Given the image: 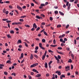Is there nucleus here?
<instances>
[{"label":"nucleus","mask_w":79,"mask_h":79,"mask_svg":"<svg viewBox=\"0 0 79 79\" xmlns=\"http://www.w3.org/2000/svg\"><path fill=\"white\" fill-rule=\"evenodd\" d=\"M41 6H45V4H41L40 5Z\"/></svg>","instance_id":"37998d69"},{"label":"nucleus","mask_w":79,"mask_h":79,"mask_svg":"<svg viewBox=\"0 0 79 79\" xmlns=\"http://www.w3.org/2000/svg\"><path fill=\"white\" fill-rule=\"evenodd\" d=\"M12 25H18V23L16 22L13 23H12Z\"/></svg>","instance_id":"2eb2a0df"},{"label":"nucleus","mask_w":79,"mask_h":79,"mask_svg":"<svg viewBox=\"0 0 79 79\" xmlns=\"http://www.w3.org/2000/svg\"><path fill=\"white\" fill-rule=\"evenodd\" d=\"M69 63H71L72 62V60H71V59H70L68 61Z\"/></svg>","instance_id":"a19ab883"},{"label":"nucleus","mask_w":79,"mask_h":79,"mask_svg":"<svg viewBox=\"0 0 79 79\" xmlns=\"http://www.w3.org/2000/svg\"><path fill=\"white\" fill-rule=\"evenodd\" d=\"M58 58L59 59H61V56H60L58 55Z\"/></svg>","instance_id":"13d9d810"},{"label":"nucleus","mask_w":79,"mask_h":79,"mask_svg":"<svg viewBox=\"0 0 79 79\" xmlns=\"http://www.w3.org/2000/svg\"><path fill=\"white\" fill-rule=\"evenodd\" d=\"M25 17H26V15H24V16H21L20 18H24Z\"/></svg>","instance_id":"bb28decb"},{"label":"nucleus","mask_w":79,"mask_h":79,"mask_svg":"<svg viewBox=\"0 0 79 79\" xmlns=\"http://www.w3.org/2000/svg\"><path fill=\"white\" fill-rule=\"evenodd\" d=\"M16 73H12L11 74L12 76H13V75L14 76H16Z\"/></svg>","instance_id":"473e14b6"},{"label":"nucleus","mask_w":79,"mask_h":79,"mask_svg":"<svg viewBox=\"0 0 79 79\" xmlns=\"http://www.w3.org/2000/svg\"><path fill=\"white\" fill-rule=\"evenodd\" d=\"M69 25H68L66 27V29H68V27H69Z\"/></svg>","instance_id":"09e8293b"},{"label":"nucleus","mask_w":79,"mask_h":79,"mask_svg":"<svg viewBox=\"0 0 79 79\" xmlns=\"http://www.w3.org/2000/svg\"><path fill=\"white\" fill-rule=\"evenodd\" d=\"M4 73L5 75H7V74H8L7 72H4Z\"/></svg>","instance_id":"49530a36"},{"label":"nucleus","mask_w":79,"mask_h":79,"mask_svg":"<svg viewBox=\"0 0 79 79\" xmlns=\"http://www.w3.org/2000/svg\"><path fill=\"white\" fill-rule=\"evenodd\" d=\"M25 26L27 27H30V26L28 25H25Z\"/></svg>","instance_id":"2f4dec72"},{"label":"nucleus","mask_w":79,"mask_h":79,"mask_svg":"<svg viewBox=\"0 0 79 79\" xmlns=\"http://www.w3.org/2000/svg\"><path fill=\"white\" fill-rule=\"evenodd\" d=\"M66 50L68 51H69V50H70V49L69 48H66Z\"/></svg>","instance_id":"de8ad7c7"},{"label":"nucleus","mask_w":79,"mask_h":79,"mask_svg":"<svg viewBox=\"0 0 79 79\" xmlns=\"http://www.w3.org/2000/svg\"><path fill=\"white\" fill-rule=\"evenodd\" d=\"M17 8L19 10H20L21 11L22 10V8L19 6H17Z\"/></svg>","instance_id":"20e7f679"},{"label":"nucleus","mask_w":79,"mask_h":79,"mask_svg":"<svg viewBox=\"0 0 79 79\" xmlns=\"http://www.w3.org/2000/svg\"><path fill=\"white\" fill-rule=\"evenodd\" d=\"M40 16H42V17H45V15H44L43 14H41L40 15Z\"/></svg>","instance_id":"ea45409f"},{"label":"nucleus","mask_w":79,"mask_h":79,"mask_svg":"<svg viewBox=\"0 0 79 79\" xmlns=\"http://www.w3.org/2000/svg\"><path fill=\"white\" fill-rule=\"evenodd\" d=\"M50 53L52 55H53V54H54L53 51H52L51 50H50Z\"/></svg>","instance_id":"39448f33"},{"label":"nucleus","mask_w":79,"mask_h":79,"mask_svg":"<svg viewBox=\"0 0 79 79\" xmlns=\"http://www.w3.org/2000/svg\"><path fill=\"white\" fill-rule=\"evenodd\" d=\"M38 49H39V47H36L35 50H38Z\"/></svg>","instance_id":"864d4df0"},{"label":"nucleus","mask_w":79,"mask_h":79,"mask_svg":"<svg viewBox=\"0 0 79 79\" xmlns=\"http://www.w3.org/2000/svg\"><path fill=\"white\" fill-rule=\"evenodd\" d=\"M19 43L21 44V41L20 40H18V41L17 42V44H18Z\"/></svg>","instance_id":"6ab92c4d"},{"label":"nucleus","mask_w":79,"mask_h":79,"mask_svg":"<svg viewBox=\"0 0 79 79\" xmlns=\"http://www.w3.org/2000/svg\"><path fill=\"white\" fill-rule=\"evenodd\" d=\"M8 13H9V12H8V11H6V15H8Z\"/></svg>","instance_id":"052dcab7"},{"label":"nucleus","mask_w":79,"mask_h":79,"mask_svg":"<svg viewBox=\"0 0 79 79\" xmlns=\"http://www.w3.org/2000/svg\"><path fill=\"white\" fill-rule=\"evenodd\" d=\"M20 21H21V22H23L24 21V20L23 19H19Z\"/></svg>","instance_id":"4c0bfd02"},{"label":"nucleus","mask_w":79,"mask_h":79,"mask_svg":"<svg viewBox=\"0 0 79 79\" xmlns=\"http://www.w3.org/2000/svg\"><path fill=\"white\" fill-rule=\"evenodd\" d=\"M61 26L60 25H59L57 26V27H60Z\"/></svg>","instance_id":"603ef678"},{"label":"nucleus","mask_w":79,"mask_h":79,"mask_svg":"<svg viewBox=\"0 0 79 79\" xmlns=\"http://www.w3.org/2000/svg\"><path fill=\"white\" fill-rule=\"evenodd\" d=\"M45 56H44V55H43V56L42 57V59L43 60H45Z\"/></svg>","instance_id":"412c9836"},{"label":"nucleus","mask_w":79,"mask_h":79,"mask_svg":"<svg viewBox=\"0 0 79 79\" xmlns=\"http://www.w3.org/2000/svg\"><path fill=\"white\" fill-rule=\"evenodd\" d=\"M65 36V34H64L62 35H61L59 37V38H60V40H63V39L62 38L63 37H64Z\"/></svg>","instance_id":"f03ea898"},{"label":"nucleus","mask_w":79,"mask_h":79,"mask_svg":"<svg viewBox=\"0 0 79 79\" xmlns=\"http://www.w3.org/2000/svg\"><path fill=\"white\" fill-rule=\"evenodd\" d=\"M36 26V24H35V23H34L33 24V27H35Z\"/></svg>","instance_id":"e433bc0d"},{"label":"nucleus","mask_w":79,"mask_h":79,"mask_svg":"<svg viewBox=\"0 0 79 79\" xmlns=\"http://www.w3.org/2000/svg\"><path fill=\"white\" fill-rule=\"evenodd\" d=\"M22 8H23V9H26V6H23L22 7Z\"/></svg>","instance_id":"c756f323"},{"label":"nucleus","mask_w":79,"mask_h":79,"mask_svg":"<svg viewBox=\"0 0 79 79\" xmlns=\"http://www.w3.org/2000/svg\"><path fill=\"white\" fill-rule=\"evenodd\" d=\"M38 64H39L38 63H36L31 65L30 66V68H33V67H35V66H37V65H38Z\"/></svg>","instance_id":"f257e3e1"},{"label":"nucleus","mask_w":79,"mask_h":79,"mask_svg":"<svg viewBox=\"0 0 79 79\" xmlns=\"http://www.w3.org/2000/svg\"><path fill=\"white\" fill-rule=\"evenodd\" d=\"M36 18H37V19H40V17L38 15L36 16Z\"/></svg>","instance_id":"5701e85b"},{"label":"nucleus","mask_w":79,"mask_h":79,"mask_svg":"<svg viewBox=\"0 0 79 79\" xmlns=\"http://www.w3.org/2000/svg\"><path fill=\"white\" fill-rule=\"evenodd\" d=\"M8 19H2V21H7L8 20Z\"/></svg>","instance_id":"a878e982"},{"label":"nucleus","mask_w":79,"mask_h":79,"mask_svg":"<svg viewBox=\"0 0 79 79\" xmlns=\"http://www.w3.org/2000/svg\"><path fill=\"white\" fill-rule=\"evenodd\" d=\"M44 34H45V35H47V33H46V32H45V31H44Z\"/></svg>","instance_id":"c03bdc74"},{"label":"nucleus","mask_w":79,"mask_h":79,"mask_svg":"<svg viewBox=\"0 0 79 79\" xmlns=\"http://www.w3.org/2000/svg\"><path fill=\"white\" fill-rule=\"evenodd\" d=\"M45 68H48V66L47 65V63L46 62L45 64Z\"/></svg>","instance_id":"9b49d317"},{"label":"nucleus","mask_w":79,"mask_h":79,"mask_svg":"<svg viewBox=\"0 0 79 79\" xmlns=\"http://www.w3.org/2000/svg\"><path fill=\"white\" fill-rule=\"evenodd\" d=\"M16 13H17V15H18V14H19V13H18V11H17V10H15Z\"/></svg>","instance_id":"680f3d73"},{"label":"nucleus","mask_w":79,"mask_h":79,"mask_svg":"<svg viewBox=\"0 0 79 79\" xmlns=\"http://www.w3.org/2000/svg\"><path fill=\"white\" fill-rule=\"evenodd\" d=\"M24 43L25 44V46H26V47H28V45H27V43H26L25 42H24Z\"/></svg>","instance_id":"a211bd4d"},{"label":"nucleus","mask_w":79,"mask_h":79,"mask_svg":"<svg viewBox=\"0 0 79 79\" xmlns=\"http://www.w3.org/2000/svg\"><path fill=\"white\" fill-rule=\"evenodd\" d=\"M52 79H55V74H53L52 76Z\"/></svg>","instance_id":"79ce46f5"},{"label":"nucleus","mask_w":79,"mask_h":79,"mask_svg":"<svg viewBox=\"0 0 79 79\" xmlns=\"http://www.w3.org/2000/svg\"><path fill=\"white\" fill-rule=\"evenodd\" d=\"M10 15H11V16H13V13H12V12H10Z\"/></svg>","instance_id":"4d7b16f0"},{"label":"nucleus","mask_w":79,"mask_h":79,"mask_svg":"<svg viewBox=\"0 0 79 79\" xmlns=\"http://www.w3.org/2000/svg\"><path fill=\"white\" fill-rule=\"evenodd\" d=\"M8 78H9V79H12V77H9Z\"/></svg>","instance_id":"774afa93"},{"label":"nucleus","mask_w":79,"mask_h":79,"mask_svg":"<svg viewBox=\"0 0 79 79\" xmlns=\"http://www.w3.org/2000/svg\"><path fill=\"white\" fill-rule=\"evenodd\" d=\"M39 45L40 46V48H41L43 50H45V48H44V47H42V44H39Z\"/></svg>","instance_id":"7ed1b4c3"},{"label":"nucleus","mask_w":79,"mask_h":79,"mask_svg":"<svg viewBox=\"0 0 79 79\" xmlns=\"http://www.w3.org/2000/svg\"><path fill=\"white\" fill-rule=\"evenodd\" d=\"M23 56H24V54L22 53L21 54V57H19V59H21V58H23Z\"/></svg>","instance_id":"423d86ee"},{"label":"nucleus","mask_w":79,"mask_h":79,"mask_svg":"<svg viewBox=\"0 0 79 79\" xmlns=\"http://www.w3.org/2000/svg\"><path fill=\"white\" fill-rule=\"evenodd\" d=\"M59 13L61 15H64V13L60 11H59Z\"/></svg>","instance_id":"aec40b11"},{"label":"nucleus","mask_w":79,"mask_h":79,"mask_svg":"<svg viewBox=\"0 0 79 79\" xmlns=\"http://www.w3.org/2000/svg\"><path fill=\"white\" fill-rule=\"evenodd\" d=\"M46 76L47 77H48V76H50V74H49L48 73H47L46 74Z\"/></svg>","instance_id":"bf43d9fd"},{"label":"nucleus","mask_w":79,"mask_h":79,"mask_svg":"<svg viewBox=\"0 0 79 79\" xmlns=\"http://www.w3.org/2000/svg\"><path fill=\"white\" fill-rule=\"evenodd\" d=\"M74 1V0H70L69 2H73Z\"/></svg>","instance_id":"69168bd1"},{"label":"nucleus","mask_w":79,"mask_h":79,"mask_svg":"<svg viewBox=\"0 0 79 79\" xmlns=\"http://www.w3.org/2000/svg\"><path fill=\"white\" fill-rule=\"evenodd\" d=\"M50 46L51 47H56L57 46V45H51Z\"/></svg>","instance_id":"4468645a"},{"label":"nucleus","mask_w":79,"mask_h":79,"mask_svg":"<svg viewBox=\"0 0 79 79\" xmlns=\"http://www.w3.org/2000/svg\"><path fill=\"white\" fill-rule=\"evenodd\" d=\"M66 6H68V5H69V2H66Z\"/></svg>","instance_id":"7c9ffc66"},{"label":"nucleus","mask_w":79,"mask_h":79,"mask_svg":"<svg viewBox=\"0 0 79 79\" xmlns=\"http://www.w3.org/2000/svg\"><path fill=\"white\" fill-rule=\"evenodd\" d=\"M7 36L8 38H11V36L9 35H7Z\"/></svg>","instance_id":"393cba45"},{"label":"nucleus","mask_w":79,"mask_h":79,"mask_svg":"<svg viewBox=\"0 0 79 79\" xmlns=\"http://www.w3.org/2000/svg\"><path fill=\"white\" fill-rule=\"evenodd\" d=\"M14 31L13 30H11L10 31V33H11V34H14Z\"/></svg>","instance_id":"b1692460"},{"label":"nucleus","mask_w":79,"mask_h":79,"mask_svg":"<svg viewBox=\"0 0 79 79\" xmlns=\"http://www.w3.org/2000/svg\"><path fill=\"white\" fill-rule=\"evenodd\" d=\"M60 42H62L63 43H65V41H67V40H60Z\"/></svg>","instance_id":"f8f14e48"},{"label":"nucleus","mask_w":79,"mask_h":79,"mask_svg":"<svg viewBox=\"0 0 79 79\" xmlns=\"http://www.w3.org/2000/svg\"><path fill=\"white\" fill-rule=\"evenodd\" d=\"M11 21L10 20H7L6 21V22L7 23H11Z\"/></svg>","instance_id":"72a5a7b5"},{"label":"nucleus","mask_w":79,"mask_h":79,"mask_svg":"<svg viewBox=\"0 0 79 79\" xmlns=\"http://www.w3.org/2000/svg\"><path fill=\"white\" fill-rule=\"evenodd\" d=\"M78 2V0H75V1L74 2V3H77Z\"/></svg>","instance_id":"f704fd0d"},{"label":"nucleus","mask_w":79,"mask_h":79,"mask_svg":"<svg viewBox=\"0 0 79 79\" xmlns=\"http://www.w3.org/2000/svg\"><path fill=\"white\" fill-rule=\"evenodd\" d=\"M41 76V75L40 74H37L36 76L35 77H40V76Z\"/></svg>","instance_id":"1a4fd4ad"},{"label":"nucleus","mask_w":79,"mask_h":79,"mask_svg":"<svg viewBox=\"0 0 79 79\" xmlns=\"http://www.w3.org/2000/svg\"><path fill=\"white\" fill-rule=\"evenodd\" d=\"M58 53H59V54H61L62 55H63V52H58Z\"/></svg>","instance_id":"5fc2aeb1"},{"label":"nucleus","mask_w":79,"mask_h":79,"mask_svg":"<svg viewBox=\"0 0 79 79\" xmlns=\"http://www.w3.org/2000/svg\"><path fill=\"white\" fill-rule=\"evenodd\" d=\"M28 77L29 79H31V78H32V77L30 75H28Z\"/></svg>","instance_id":"6e6d98bb"},{"label":"nucleus","mask_w":79,"mask_h":79,"mask_svg":"<svg viewBox=\"0 0 79 79\" xmlns=\"http://www.w3.org/2000/svg\"><path fill=\"white\" fill-rule=\"evenodd\" d=\"M70 6H71V4L70 3L69 4L68 7V10H69L70 9Z\"/></svg>","instance_id":"dca6fc26"},{"label":"nucleus","mask_w":79,"mask_h":79,"mask_svg":"<svg viewBox=\"0 0 79 79\" xmlns=\"http://www.w3.org/2000/svg\"><path fill=\"white\" fill-rule=\"evenodd\" d=\"M76 74H77V75H79V72H76L75 73Z\"/></svg>","instance_id":"e2e57ef3"},{"label":"nucleus","mask_w":79,"mask_h":79,"mask_svg":"<svg viewBox=\"0 0 79 79\" xmlns=\"http://www.w3.org/2000/svg\"><path fill=\"white\" fill-rule=\"evenodd\" d=\"M50 21H52L53 20V18L52 17H50Z\"/></svg>","instance_id":"c9c22d12"},{"label":"nucleus","mask_w":79,"mask_h":79,"mask_svg":"<svg viewBox=\"0 0 79 79\" xmlns=\"http://www.w3.org/2000/svg\"><path fill=\"white\" fill-rule=\"evenodd\" d=\"M31 31H34L35 30V29L34 28V27H33L31 29Z\"/></svg>","instance_id":"3c124183"},{"label":"nucleus","mask_w":79,"mask_h":79,"mask_svg":"<svg viewBox=\"0 0 79 79\" xmlns=\"http://www.w3.org/2000/svg\"><path fill=\"white\" fill-rule=\"evenodd\" d=\"M71 56L72 57V59H73V60H74V55L73 54H71Z\"/></svg>","instance_id":"9d476101"},{"label":"nucleus","mask_w":79,"mask_h":79,"mask_svg":"<svg viewBox=\"0 0 79 79\" xmlns=\"http://www.w3.org/2000/svg\"><path fill=\"white\" fill-rule=\"evenodd\" d=\"M32 71H33V72H35V73H36V72L37 71L36 69H33Z\"/></svg>","instance_id":"4be33fe9"},{"label":"nucleus","mask_w":79,"mask_h":79,"mask_svg":"<svg viewBox=\"0 0 79 79\" xmlns=\"http://www.w3.org/2000/svg\"><path fill=\"white\" fill-rule=\"evenodd\" d=\"M2 66H3V65L2 64H0V69H3Z\"/></svg>","instance_id":"f3484780"},{"label":"nucleus","mask_w":79,"mask_h":79,"mask_svg":"<svg viewBox=\"0 0 79 79\" xmlns=\"http://www.w3.org/2000/svg\"><path fill=\"white\" fill-rule=\"evenodd\" d=\"M54 13H55V14H58V11L56 10V11L54 12Z\"/></svg>","instance_id":"c85d7f7f"},{"label":"nucleus","mask_w":79,"mask_h":79,"mask_svg":"<svg viewBox=\"0 0 79 79\" xmlns=\"http://www.w3.org/2000/svg\"><path fill=\"white\" fill-rule=\"evenodd\" d=\"M17 24H22V23L21 22H18L17 23Z\"/></svg>","instance_id":"338daca9"},{"label":"nucleus","mask_w":79,"mask_h":79,"mask_svg":"<svg viewBox=\"0 0 79 79\" xmlns=\"http://www.w3.org/2000/svg\"><path fill=\"white\" fill-rule=\"evenodd\" d=\"M58 75H59V76H60L61 75V72H59L58 73Z\"/></svg>","instance_id":"8fccbe9b"},{"label":"nucleus","mask_w":79,"mask_h":79,"mask_svg":"<svg viewBox=\"0 0 79 79\" xmlns=\"http://www.w3.org/2000/svg\"><path fill=\"white\" fill-rule=\"evenodd\" d=\"M11 61H10V60H8L6 61V63H9V64H11Z\"/></svg>","instance_id":"ddd939ff"},{"label":"nucleus","mask_w":79,"mask_h":79,"mask_svg":"<svg viewBox=\"0 0 79 79\" xmlns=\"http://www.w3.org/2000/svg\"><path fill=\"white\" fill-rule=\"evenodd\" d=\"M65 70L66 71H68V66L66 67Z\"/></svg>","instance_id":"cd10ccee"},{"label":"nucleus","mask_w":79,"mask_h":79,"mask_svg":"<svg viewBox=\"0 0 79 79\" xmlns=\"http://www.w3.org/2000/svg\"><path fill=\"white\" fill-rule=\"evenodd\" d=\"M34 57H35V58H38V56H37L36 55H34Z\"/></svg>","instance_id":"58836bf2"},{"label":"nucleus","mask_w":79,"mask_h":79,"mask_svg":"<svg viewBox=\"0 0 79 79\" xmlns=\"http://www.w3.org/2000/svg\"><path fill=\"white\" fill-rule=\"evenodd\" d=\"M63 77H65V75H62L60 76V79H63Z\"/></svg>","instance_id":"0eeeda50"},{"label":"nucleus","mask_w":79,"mask_h":79,"mask_svg":"<svg viewBox=\"0 0 79 79\" xmlns=\"http://www.w3.org/2000/svg\"><path fill=\"white\" fill-rule=\"evenodd\" d=\"M39 29H40V27H38L36 29V31H39Z\"/></svg>","instance_id":"a18cd8bd"},{"label":"nucleus","mask_w":79,"mask_h":79,"mask_svg":"<svg viewBox=\"0 0 79 79\" xmlns=\"http://www.w3.org/2000/svg\"><path fill=\"white\" fill-rule=\"evenodd\" d=\"M53 43L54 44H56V41L55 40H53Z\"/></svg>","instance_id":"0e129e2a"},{"label":"nucleus","mask_w":79,"mask_h":79,"mask_svg":"<svg viewBox=\"0 0 79 79\" xmlns=\"http://www.w3.org/2000/svg\"><path fill=\"white\" fill-rule=\"evenodd\" d=\"M33 57H34V56H33V54H31L30 56V58L31 60H32V58H33Z\"/></svg>","instance_id":"6e6552de"}]
</instances>
